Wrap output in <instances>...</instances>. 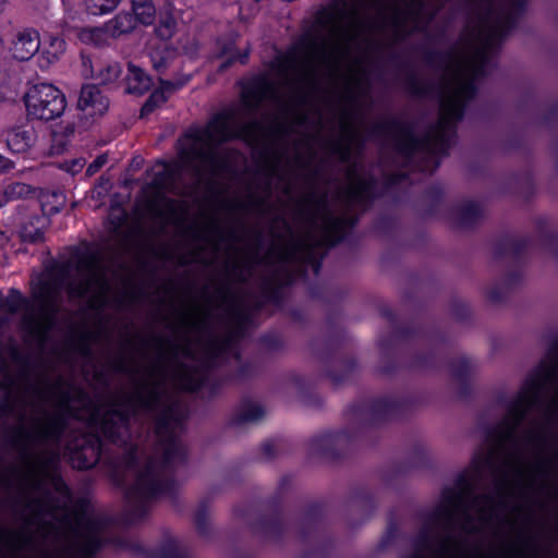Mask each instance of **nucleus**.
Wrapping results in <instances>:
<instances>
[{
    "label": "nucleus",
    "mask_w": 558,
    "mask_h": 558,
    "mask_svg": "<svg viewBox=\"0 0 558 558\" xmlns=\"http://www.w3.org/2000/svg\"><path fill=\"white\" fill-rule=\"evenodd\" d=\"M106 291L107 283L104 280L100 269L97 266H93L89 270L87 281L78 289L77 294L97 293L101 296Z\"/></svg>",
    "instance_id": "obj_13"
},
{
    "label": "nucleus",
    "mask_w": 558,
    "mask_h": 558,
    "mask_svg": "<svg viewBox=\"0 0 558 558\" xmlns=\"http://www.w3.org/2000/svg\"><path fill=\"white\" fill-rule=\"evenodd\" d=\"M29 192V186L26 184L17 183L11 187L10 195L11 196H23Z\"/></svg>",
    "instance_id": "obj_20"
},
{
    "label": "nucleus",
    "mask_w": 558,
    "mask_h": 558,
    "mask_svg": "<svg viewBox=\"0 0 558 558\" xmlns=\"http://www.w3.org/2000/svg\"><path fill=\"white\" fill-rule=\"evenodd\" d=\"M39 35L34 29L20 32L13 40L11 52L14 59L25 61L39 50Z\"/></svg>",
    "instance_id": "obj_9"
},
{
    "label": "nucleus",
    "mask_w": 558,
    "mask_h": 558,
    "mask_svg": "<svg viewBox=\"0 0 558 558\" xmlns=\"http://www.w3.org/2000/svg\"><path fill=\"white\" fill-rule=\"evenodd\" d=\"M175 88L177 86L170 82H161L160 87L150 95L149 99L144 105L142 114H147L151 112L155 107L163 104L168 95L171 94Z\"/></svg>",
    "instance_id": "obj_14"
},
{
    "label": "nucleus",
    "mask_w": 558,
    "mask_h": 558,
    "mask_svg": "<svg viewBox=\"0 0 558 558\" xmlns=\"http://www.w3.org/2000/svg\"><path fill=\"white\" fill-rule=\"evenodd\" d=\"M4 138L12 153L22 154L34 146L37 135L33 125L26 123L9 129L4 133Z\"/></svg>",
    "instance_id": "obj_6"
},
{
    "label": "nucleus",
    "mask_w": 558,
    "mask_h": 558,
    "mask_svg": "<svg viewBox=\"0 0 558 558\" xmlns=\"http://www.w3.org/2000/svg\"><path fill=\"white\" fill-rule=\"evenodd\" d=\"M121 0H84V7L88 14L104 15L113 11Z\"/></svg>",
    "instance_id": "obj_17"
},
{
    "label": "nucleus",
    "mask_w": 558,
    "mask_h": 558,
    "mask_svg": "<svg viewBox=\"0 0 558 558\" xmlns=\"http://www.w3.org/2000/svg\"><path fill=\"white\" fill-rule=\"evenodd\" d=\"M135 20L130 13H120L106 23V32L109 37L117 38L135 28Z\"/></svg>",
    "instance_id": "obj_12"
},
{
    "label": "nucleus",
    "mask_w": 558,
    "mask_h": 558,
    "mask_svg": "<svg viewBox=\"0 0 558 558\" xmlns=\"http://www.w3.org/2000/svg\"><path fill=\"white\" fill-rule=\"evenodd\" d=\"M492 459H493V454L487 458V462L490 461Z\"/></svg>",
    "instance_id": "obj_28"
},
{
    "label": "nucleus",
    "mask_w": 558,
    "mask_h": 558,
    "mask_svg": "<svg viewBox=\"0 0 558 558\" xmlns=\"http://www.w3.org/2000/svg\"><path fill=\"white\" fill-rule=\"evenodd\" d=\"M77 37L84 44L98 46L105 44L109 36L105 24L104 27L82 28L78 31Z\"/></svg>",
    "instance_id": "obj_15"
},
{
    "label": "nucleus",
    "mask_w": 558,
    "mask_h": 558,
    "mask_svg": "<svg viewBox=\"0 0 558 558\" xmlns=\"http://www.w3.org/2000/svg\"><path fill=\"white\" fill-rule=\"evenodd\" d=\"M511 437V432H507V434L504 436L502 442H505L508 438Z\"/></svg>",
    "instance_id": "obj_24"
},
{
    "label": "nucleus",
    "mask_w": 558,
    "mask_h": 558,
    "mask_svg": "<svg viewBox=\"0 0 558 558\" xmlns=\"http://www.w3.org/2000/svg\"><path fill=\"white\" fill-rule=\"evenodd\" d=\"M553 376H554L553 368L542 367L539 373L535 377L530 378L524 384V386L522 387V389L519 393L517 404L514 405L512 413H511V424L512 425H514L519 422L524 410L534 402L541 387L544 384H546L547 381H549Z\"/></svg>",
    "instance_id": "obj_5"
},
{
    "label": "nucleus",
    "mask_w": 558,
    "mask_h": 558,
    "mask_svg": "<svg viewBox=\"0 0 558 558\" xmlns=\"http://www.w3.org/2000/svg\"><path fill=\"white\" fill-rule=\"evenodd\" d=\"M68 132H69V134H72L73 133V129L69 126L68 128Z\"/></svg>",
    "instance_id": "obj_27"
},
{
    "label": "nucleus",
    "mask_w": 558,
    "mask_h": 558,
    "mask_svg": "<svg viewBox=\"0 0 558 558\" xmlns=\"http://www.w3.org/2000/svg\"><path fill=\"white\" fill-rule=\"evenodd\" d=\"M149 86L150 78L146 73L141 68L130 64L126 76V92L130 94H143L148 90Z\"/></svg>",
    "instance_id": "obj_11"
},
{
    "label": "nucleus",
    "mask_w": 558,
    "mask_h": 558,
    "mask_svg": "<svg viewBox=\"0 0 558 558\" xmlns=\"http://www.w3.org/2000/svg\"><path fill=\"white\" fill-rule=\"evenodd\" d=\"M350 33L342 27H333L328 38L313 43L304 52H291L278 60V75L280 82L292 84L301 76L310 74L320 64L336 65L347 54L350 47Z\"/></svg>",
    "instance_id": "obj_2"
},
{
    "label": "nucleus",
    "mask_w": 558,
    "mask_h": 558,
    "mask_svg": "<svg viewBox=\"0 0 558 558\" xmlns=\"http://www.w3.org/2000/svg\"><path fill=\"white\" fill-rule=\"evenodd\" d=\"M477 60H459L448 73L447 99L442 104L439 128L444 131L462 114V102L473 90V78L477 72Z\"/></svg>",
    "instance_id": "obj_3"
},
{
    "label": "nucleus",
    "mask_w": 558,
    "mask_h": 558,
    "mask_svg": "<svg viewBox=\"0 0 558 558\" xmlns=\"http://www.w3.org/2000/svg\"><path fill=\"white\" fill-rule=\"evenodd\" d=\"M231 135L232 134L230 132H228L227 130H225V128H221V130H220V125L218 123H214V124L209 125V128H208V136H209V138L214 140V141L227 140Z\"/></svg>",
    "instance_id": "obj_19"
},
{
    "label": "nucleus",
    "mask_w": 558,
    "mask_h": 558,
    "mask_svg": "<svg viewBox=\"0 0 558 558\" xmlns=\"http://www.w3.org/2000/svg\"><path fill=\"white\" fill-rule=\"evenodd\" d=\"M24 104L28 117L43 121L59 118L66 107L62 92L49 83L31 86L24 95Z\"/></svg>",
    "instance_id": "obj_4"
},
{
    "label": "nucleus",
    "mask_w": 558,
    "mask_h": 558,
    "mask_svg": "<svg viewBox=\"0 0 558 558\" xmlns=\"http://www.w3.org/2000/svg\"><path fill=\"white\" fill-rule=\"evenodd\" d=\"M12 168H13L12 161H10L9 159L0 156V172L8 171V170H10Z\"/></svg>",
    "instance_id": "obj_22"
},
{
    "label": "nucleus",
    "mask_w": 558,
    "mask_h": 558,
    "mask_svg": "<svg viewBox=\"0 0 558 558\" xmlns=\"http://www.w3.org/2000/svg\"><path fill=\"white\" fill-rule=\"evenodd\" d=\"M83 64L86 69L89 68V72L87 74L94 78L99 80L101 83L113 82L121 74V68L119 63L113 61L106 64L99 63L97 64L96 69L89 59H83Z\"/></svg>",
    "instance_id": "obj_10"
},
{
    "label": "nucleus",
    "mask_w": 558,
    "mask_h": 558,
    "mask_svg": "<svg viewBox=\"0 0 558 558\" xmlns=\"http://www.w3.org/2000/svg\"><path fill=\"white\" fill-rule=\"evenodd\" d=\"M22 236H23L24 240H27V241H31V242H35V241H37L38 239L41 238V233L37 231L33 235L31 233H27L26 231H23Z\"/></svg>",
    "instance_id": "obj_23"
},
{
    "label": "nucleus",
    "mask_w": 558,
    "mask_h": 558,
    "mask_svg": "<svg viewBox=\"0 0 558 558\" xmlns=\"http://www.w3.org/2000/svg\"><path fill=\"white\" fill-rule=\"evenodd\" d=\"M432 522L446 534L413 558H536L534 544L514 532L512 523L499 522L489 498L476 499L466 508L451 492H445Z\"/></svg>",
    "instance_id": "obj_1"
},
{
    "label": "nucleus",
    "mask_w": 558,
    "mask_h": 558,
    "mask_svg": "<svg viewBox=\"0 0 558 558\" xmlns=\"http://www.w3.org/2000/svg\"><path fill=\"white\" fill-rule=\"evenodd\" d=\"M153 62L156 69H159L161 66V64L157 63V61L155 60V56H153Z\"/></svg>",
    "instance_id": "obj_25"
},
{
    "label": "nucleus",
    "mask_w": 558,
    "mask_h": 558,
    "mask_svg": "<svg viewBox=\"0 0 558 558\" xmlns=\"http://www.w3.org/2000/svg\"><path fill=\"white\" fill-rule=\"evenodd\" d=\"M135 22L148 25L154 21L155 8L149 0H133Z\"/></svg>",
    "instance_id": "obj_16"
},
{
    "label": "nucleus",
    "mask_w": 558,
    "mask_h": 558,
    "mask_svg": "<svg viewBox=\"0 0 558 558\" xmlns=\"http://www.w3.org/2000/svg\"><path fill=\"white\" fill-rule=\"evenodd\" d=\"M174 19L172 16H166L165 19L160 20L157 27V34L163 39L169 38L174 31Z\"/></svg>",
    "instance_id": "obj_18"
},
{
    "label": "nucleus",
    "mask_w": 558,
    "mask_h": 558,
    "mask_svg": "<svg viewBox=\"0 0 558 558\" xmlns=\"http://www.w3.org/2000/svg\"><path fill=\"white\" fill-rule=\"evenodd\" d=\"M105 163V157H99L94 163H92L88 169L87 173L93 174L96 172L102 165Z\"/></svg>",
    "instance_id": "obj_21"
},
{
    "label": "nucleus",
    "mask_w": 558,
    "mask_h": 558,
    "mask_svg": "<svg viewBox=\"0 0 558 558\" xmlns=\"http://www.w3.org/2000/svg\"><path fill=\"white\" fill-rule=\"evenodd\" d=\"M77 106L86 116H101L108 109V100L95 85L82 88Z\"/></svg>",
    "instance_id": "obj_7"
},
{
    "label": "nucleus",
    "mask_w": 558,
    "mask_h": 558,
    "mask_svg": "<svg viewBox=\"0 0 558 558\" xmlns=\"http://www.w3.org/2000/svg\"><path fill=\"white\" fill-rule=\"evenodd\" d=\"M65 41L54 35L45 36L39 45L38 64L41 69H48L57 63L65 52Z\"/></svg>",
    "instance_id": "obj_8"
},
{
    "label": "nucleus",
    "mask_w": 558,
    "mask_h": 558,
    "mask_svg": "<svg viewBox=\"0 0 558 558\" xmlns=\"http://www.w3.org/2000/svg\"><path fill=\"white\" fill-rule=\"evenodd\" d=\"M5 203V199L2 195H0V206L4 205Z\"/></svg>",
    "instance_id": "obj_26"
}]
</instances>
